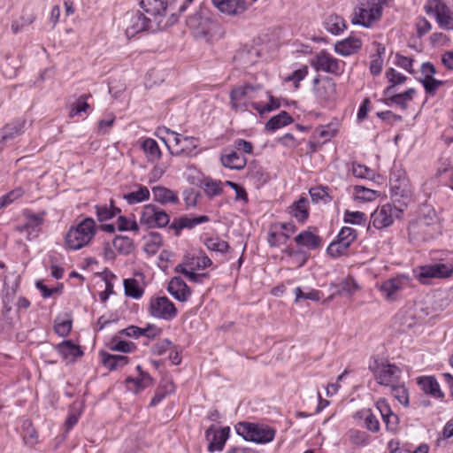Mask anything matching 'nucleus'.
I'll use <instances>...</instances> for the list:
<instances>
[{
  "mask_svg": "<svg viewBox=\"0 0 453 453\" xmlns=\"http://www.w3.org/2000/svg\"><path fill=\"white\" fill-rule=\"evenodd\" d=\"M35 16L33 13H24L19 20H15L12 24V31L13 34H18L23 29L24 27L28 26L34 22Z\"/></svg>",
  "mask_w": 453,
  "mask_h": 453,
  "instance_id": "603ef678",
  "label": "nucleus"
},
{
  "mask_svg": "<svg viewBox=\"0 0 453 453\" xmlns=\"http://www.w3.org/2000/svg\"><path fill=\"white\" fill-rule=\"evenodd\" d=\"M348 249H343V245L339 243V240L332 242L326 249V252L333 257H339L346 253Z\"/></svg>",
  "mask_w": 453,
  "mask_h": 453,
  "instance_id": "338daca9",
  "label": "nucleus"
},
{
  "mask_svg": "<svg viewBox=\"0 0 453 453\" xmlns=\"http://www.w3.org/2000/svg\"><path fill=\"white\" fill-rule=\"evenodd\" d=\"M248 4L245 0H228V15H238L246 11Z\"/></svg>",
  "mask_w": 453,
  "mask_h": 453,
  "instance_id": "680f3d73",
  "label": "nucleus"
},
{
  "mask_svg": "<svg viewBox=\"0 0 453 453\" xmlns=\"http://www.w3.org/2000/svg\"><path fill=\"white\" fill-rule=\"evenodd\" d=\"M266 96L269 98V103L265 104L257 102L251 104L253 109L261 115L277 110L280 107V102L278 98L273 97L269 92H266Z\"/></svg>",
  "mask_w": 453,
  "mask_h": 453,
  "instance_id": "a19ab883",
  "label": "nucleus"
},
{
  "mask_svg": "<svg viewBox=\"0 0 453 453\" xmlns=\"http://www.w3.org/2000/svg\"><path fill=\"white\" fill-rule=\"evenodd\" d=\"M162 246V237L158 233H150V239L145 243V251L155 254Z\"/></svg>",
  "mask_w": 453,
  "mask_h": 453,
  "instance_id": "864d4df0",
  "label": "nucleus"
},
{
  "mask_svg": "<svg viewBox=\"0 0 453 453\" xmlns=\"http://www.w3.org/2000/svg\"><path fill=\"white\" fill-rule=\"evenodd\" d=\"M296 302L300 299H307L311 301H319L321 298V292L319 290H311L308 293H303L300 287L295 288Z\"/></svg>",
  "mask_w": 453,
  "mask_h": 453,
  "instance_id": "e2e57ef3",
  "label": "nucleus"
},
{
  "mask_svg": "<svg viewBox=\"0 0 453 453\" xmlns=\"http://www.w3.org/2000/svg\"><path fill=\"white\" fill-rule=\"evenodd\" d=\"M426 13L434 14L439 26L443 29H453V18L450 9L441 0H434L425 7Z\"/></svg>",
  "mask_w": 453,
  "mask_h": 453,
  "instance_id": "9b49d317",
  "label": "nucleus"
},
{
  "mask_svg": "<svg viewBox=\"0 0 453 453\" xmlns=\"http://www.w3.org/2000/svg\"><path fill=\"white\" fill-rule=\"evenodd\" d=\"M366 216L364 212L361 211H345L344 212V222L354 224V225H361L365 223Z\"/></svg>",
  "mask_w": 453,
  "mask_h": 453,
  "instance_id": "6e6d98bb",
  "label": "nucleus"
},
{
  "mask_svg": "<svg viewBox=\"0 0 453 453\" xmlns=\"http://www.w3.org/2000/svg\"><path fill=\"white\" fill-rule=\"evenodd\" d=\"M261 88V85L253 86L250 84L234 88L230 95L232 106L236 110L245 108L248 100L253 98V94Z\"/></svg>",
  "mask_w": 453,
  "mask_h": 453,
  "instance_id": "2eb2a0df",
  "label": "nucleus"
},
{
  "mask_svg": "<svg viewBox=\"0 0 453 453\" xmlns=\"http://www.w3.org/2000/svg\"><path fill=\"white\" fill-rule=\"evenodd\" d=\"M369 370L381 386L391 388L400 382L402 370L395 364L388 361L380 364L377 359H374L373 363L369 365Z\"/></svg>",
  "mask_w": 453,
  "mask_h": 453,
  "instance_id": "20e7f679",
  "label": "nucleus"
},
{
  "mask_svg": "<svg viewBox=\"0 0 453 453\" xmlns=\"http://www.w3.org/2000/svg\"><path fill=\"white\" fill-rule=\"evenodd\" d=\"M315 132L319 138L324 139V142H329L332 138L335 137L338 129L336 125L331 123L319 127Z\"/></svg>",
  "mask_w": 453,
  "mask_h": 453,
  "instance_id": "8fccbe9b",
  "label": "nucleus"
},
{
  "mask_svg": "<svg viewBox=\"0 0 453 453\" xmlns=\"http://www.w3.org/2000/svg\"><path fill=\"white\" fill-rule=\"evenodd\" d=\"M173 156L189 157H195L199 150L195 143H165Z\"/></svg>",
  "mask_w": 453,
  "mask_h": 453,
  "instance_id": "5701e85b",
  "label": "nucleus"
},
{
  "mask_svg": "<svg viewBox=\"0 0 453 453\" xmlns=\"http://www.w3.org/2000/svg\"><path fill=\"white\" fill-rule=\"evenodd\" d=\"M170 223V216L163 209L155 204H147L143 207L140 224L149 228L165 227Z\"/></svg>",
  "mask_w": 453,
  "mask_h": 453,
  "instance_id": "0eeeda50",
  "label": "nucleus"
},
{
  "mask_svg": "<svg viewBox=\"0 0 453 453\" xmlns=\"http://www.w3.org/2000/svg\"><path fill=\"white\" fill-rule=\"evenodd\" d=\"M114 202L111 199V207L108 208L106 205H96V217L97 219L100 222L108 220L115 217L117 214L120 213V209L114 206Z\"/></svg>",
  "mask_w": 453,
  "mask_h": 453,
  "instance_id": "ea45409f",
  "label": "nucleus"
},
{
  "mask_svg": "<svg viewBox=\"0 0 453 453\" xmlns=\"http://www.w3.org/2000/svg\"><path fill=\"white\" fill-rule=\"evenodd\" d=\"M199 186L209 196H218L223 191V183L211 177H203L199 180Z\"/></svg>",
  "mask_w": 453,
  "mask_h": 453,
  "instance_id": "c85d7f7f",
  "label": "nucleus"
},
{
  "mask_svg": "<svg viewBox=\"0 0 453 453\" xmlns=\"http://www.w3.org/2000/svg\"><path fill=\"white\" fill-rule=\"evenodd\" d=\"M310 195L311 200L313 202H319V200H323L325 202H328L331 200V197L328 195V188L327 187H316L310 189Z\"/></svg>",
  "mask_w": 453,
  "mask_h": 453,
  "instance_id": "4d7b16f0",
  "label": "nucleus"
},
{
  "mask_svg": "<svg viewBox=\"0 0 453 453\" xmlns=\"http://www.w3.org/2000/svg\"><path fill=\"white\" fill-rule=\"evenodd\" d=\"M148 311L152 317L165 320H171L177 315L175 305L166 296L152 297Z\"/></svg>",
  "mask_w": 453,
  "mask_h": 453,
  "instance_id": "9d476101",
  "label": "nucleus"
},
{
  "mask_svg": "<svg viewBox=\"0 0 453 453\" xmlns=\"http://www.w3.org/2000/svg\"><path fill=\"white\" fill-rule=\"evenodd\" d=\"M56 349L62 356L63 359L67 362H74L77 357L83 356L81 347L70 340L58 343L56 346Z\"/></svg>",
  "mask_w": 453,
  "mask_h": 453,
  "instance_id": "412c9836",
  "label": "nucleus"
},
{
  "mask_svg": "<svg viewBox=\"0 0 453 453\" xmlns=\"http://www.w3.org/2000/svg\"><path fill=\"white\" fill-rule=\"evenodd\" d=\"M136 369L139 372V377L136 379L127 378L126 380L127 387L131 388L130 385H134V388L133 389L135 393L144 389L145 388L152 385L153 383V379L148 372L142 371L141 365H138Z\"/></svg>",
  "mask_w": 453,
  "mask_h": 453,
  "instance_id": "bb28decb",
  "label": "nucleus"
},
{
  "mask_svg": "<svg viewBox=\"0 0 453 453\" xmlns=\"http://www.w3.org/2000/svg\"><path fill=\"white\" fill-rule=\"evenodd\" d=\"M292 121L293 118L287 111H282L267 121L265 128L270 131H274L281 127L290 124Z\"/></svg>",
  "mask_w": 453,
  "mask_h": 453,
  "instance_id": "f704fd0d",
  "label": "nucleus"
},
{
  "mask_svg": "<svg viewBox=\"0 0 453 453\" xmlns=\"http://www.w3.org/2000/svg\"><path fill=\"white\" fill-rule=\"evenodd\" d=\"M167 291L180 302H186L191 295L189 288L179 276L173 277L170 280Z\"/></svg>",
  "mask_w": 453,
  "mask_h": 453,
  "instance_id": "a211bd4d",
  "label": "nucleus"
},
{
  "mask_svg": "<svg viewBox=\"0 0 453 453\" xmlns=\"http://www.w3.org/2000/svg\"><path fill=\"white\" fill-rule=\"evenodd\" d=\"M355 193L357 199L366 202L372 201L377 196V192L375 190L360 185L355 186Z\"/></svg>",
  "mask_w": 453,
  "mask_h": 453,
  "instance_id": "5fc2aeb1",
  "label": "nucleus"
},
{
  "mask_svg": "<svg viewBox=\"0 0 453 453\" xmlns=\"http://www.w3.org/2000/svg\"><path fill=\"white\" fill-rule=\"evenodd\" d=\"M288 236L280 231L274 224L270 226L267 234V242L270 247H279L287 243Z\"/></svg>",
  "mask_w": 453,
  "mask_h": 453,
  "instance_id": "72a5a7b5",
  "label": "nucleus"
},
{
  "mask_svg": "<svg viewBox=\"0 0 453 453\" xmlns=\"http://www.w3.org/2000/svg\"><path fill=\"white\" fill-rule=\"evenodd\" d=\"M314 94L321 102H328L334 99L336 93V85L330 78H325L320 85L313 88Z\"/></svg>",
  "mask_w": 453,
  "mask_h": 453,
  "instance_id": "4be33fe9",
  "label": "nucleus"
},
{
  "mask_svg": "<svg viewBox=\"0 0 453 453\" xmlns=\"http://www.w3.org/2000/svg\"><path fill=\"white\" fill-rule=\"evenodd\" d=\"M205 245L211 251L219 253H225L226 251V242L220 241L218 238L206 239Z\"/></svg>",
  "mask_w": 453,
  "mask_h": 453,
  "instance_id": "69168bd1",
  "label": "nucleus"
},
{
  "mask_svg": "<svg viewBox=\"0 0 453 453\" xmlns=\"http://www.w3.org/2000/svg\"><path fill=\"white\" fill-rule=\"evenodd\" d=\"M228 187L234 191V201L246 204L248 203V194L245 188L235 182L228 180Z\"/></svg>",
  "mask_w": 453,
  "mask_h": 453,
  "instance_id": "13d9d810",
  "label": "nucleus"
},
{
  "mask_svg": "<svg viewBox=\"0 0 453 453\" xmlns=\"http://www.w3.org/2000/svg\"><path fill=\"white\" fill-rule=\"evenodd\" d=\"M415 278L422 284H429L432 279H442L451 276L453 264L436 263L419 266L413 271Z\"/></svg>",
  "mask_w": 453,
  "mask_h": 453,
  "instance_id": "423d86ee",
  "label": "nucleus"
},
{
  "mask_svg": "<svg viewBox=\"0 0 453 453\" xmlns=\"http://www.w3.org/2000/svg\"><path fill=\"white\" fill-rule=\"evenodd\" d=\"M403 180H409L405 171L400 165L395 163L390 171L389 183L403 182Z\"/></svg>",
  "mask_w": 453,
  "mask_h": 453,
  "instance_id": "052dcab7",
  "label": "nucleus"
},
{
  "mask_svg": "<svg viewBox=\"0 0 453 453\" xmlns=\"http://www.w3.org/2000/svg\"><path fill=\"white\" fill-rule=\"evenodd\" d=\"M96 233L94 219L87 217L75 226H72L65 234V243L71 250H77L87 246Z\"/></svg>",
  "mask_w": 453,
  "mask_h": 453,
  "instance_id": "f257e3e1",
  "label": "nucleus"
},
{
  "mask_svg": "<svg viewBox=\"0 0 453 453\" xmlns=\"http://www.w3.org/2000/svg\"><path fill=\"white\" fill-rule=\"evenodd\" d=\"M386 0H358L351 22L365 27H371L380 19Z\"/></svg>",
  "mask_w": 453,
  "mask_h": 453,
  "instance_id": "f03ea898",
  "label": "nucleus"
},
{
  "mask_svg": "<svg viewBox=\"0 0 453 453\" xmlns=\"http://www.w3.org/2000/svg\"><path fill=\"white\" fill-rule=\"evenodd\" d=\"M296 243L300 247L315 250L321 246V238L310 231H303L295 237Z\"/></svg>",
  "mask_w": 453,
  "mask_h": 453,
  "instance_id": "a878e982",
  "label": "nucleus"
},
{
  "mask_svg": "<svg viewBox=\"0 0 453 453\" xmlns=\"http://www.w3.org/2000/svg\"><path fill=\"white\" fill-rule=\"evenodd\" d=\"M358 286L351 277L346 278L339 284V294H352L357 289Z\"/></svg>",
  "mask_w": 453,
  "mask_h": 453,
  "instance_id": "0e129e2a",
  "label": "nucleus"
},
{
  "mask_svg": "<svg viewBox=\"0 0 453 453\" xmlns=\"http://www.w3.org/2000/svg\"><path fill=\"white\" fill-rule=\"evenodd\" d=\"M141 148L146 154L148 159L151 162L157 161L161 157V151L158 143H140Z\"/></svg>",
  "mask_w": 453,
  "mask_h": 453,
  "instance_id": "3c124183",
  "label": "nucleus"
},
{
  "mask_svg": "<svg viewBox=\"0 0 453 453\" xmlns=\"http://www.w3.org/2000/svg\"><path fill=\"white\" fill-rule=\"evenodd\" d=\"M417 380L418 385L425 394L430 395L436 399H441L444 397V394L441 390L440 385L434 376H421Z\"/></svg>",
  "mask_w": 453,
  "mask_h": 453,
  "instance_id": "aec40b11",
  "label": "nucleus"
},
{
  "mask_svg": "<svg viewBox=\"0 0 453 453\" xmlns=\"http://www.w3.org/2000/svg\"><path fill=\"white\" fill-rule=\"evenodd\" d=\"M188 27L193 30L194 35L197 37L210 36L211 38L224 35L219 26L203 17L200 12H196L187 19Z\"/></svg>",
  "mask_w": 453,
  "mask_h": 453,
  "instance_id": "39448f33",
  "label": "nucleus"
},
{
  "mask_svg": "<svg viewBox=\"0 0 453 453\" xmlns=\"http://www.w3.org/2000/svg\"><path fill=\"white\" fill-rule=\"evenodd\" d=\"M357 237V232L356 229L349 226H343L339 232L336 239L339 240V243L343 245V249H349L353 242Z\"/></svg>",
  "mask_w": 453,
  "mask_h": 453,
  "instance_id": "58836bf2",
  "label": "nucleus"
},
{
  "mask_svg": "<svg viewBox=\"0 0 453 453\" xmlns=\"http://www.w3.org/2000/svg\"><path fill=\"white\" fill-rule=\"evenodd\" d=\"M452 165L453 161L448 153L444 152L438 160V165L434 174L435 178H441L444 176L445 179H449L451 176Z\"/></svg>",
  "mask_w": 453,
  "mask_h": 453,
  "instance_id": "473e14b6",
  "label": "nucleus"
},
{
  "mask_svg": "<svg viewBox=\"0 0 453 453\" xmlns=\"http://www.w3.org/2000/svg\"><path fill=\"white\" fill-rule=\"evenodd\" d=\"M345 27L344 19L337 15H330L325 21V28L332 35H339Z\"/></svg>",
  "mask_w": 453,
  "mask_h": 453,
  "instance_id": "e433bc0d",
  "label": "nucleus"
},
{
  "mask_svg": "<svg viewBox=\"0 0 453 453\" xmlns=\"http://www.w3.org/2000/svg\"><path fill=\"white\" fill-rule=\"evenodd\" d=\"M101 361L104 367L110 371L124 367L128 364V357L123 355H112L107 352H101Z\"/></svg>",
  "mask_w": 453,
  "mask_h": 453,
  "instance_id": "393cba45",
  "label": "nucleus"
},
{
  "mask_svg": "<svg viewBox=\"0 0 453 453\" xmlns=\"http://www.w3.org/2000/svg\"><path fill=\"white\" fill-rule=\"evenodd\" d=\"M392 395L403 406L409 405V393L408 389L403 384L400 382L392 386L391 388Z\"/></svg>",
  "mask_w": 453,
  "mask_h": 453,
  "instance_id": "de8ad7c7",
  "label": "nucleus"
},
{
  "mask_svg": "<svg viewBox=\"0 0 453 453\" xmlns=\"http://www.w3.org/2000/svg\"><path fill=\"white\" fill-rule=\"evenodd\" d=\"M309 73V68L307 65H303L301 68L294 71L291 74L288 75L285 79V82H292L296 89L299 88L300 82L305 79Z\"/></svg>",
  "mask_w": 453,
  "mask_h": 453,
  "instance_id": "49530a36",
  "label": "nucleus"
},
{
  "mask_svg": "<svg viewBox=\"0 0 453 453\" xmlns=\"http://www.w3.org/2000/svg\"><path fill=\"white\" fill-rule=\"evenodd\" d=\"M206 439L209 441L208 450L210 452L220 451L226 441V427L218 431L214 426L206 430Z\"/></svg>",
  "mask_w": 453,
  "mask_h": 453,
  "instance_id": "f3484780",
  "label": "nucleus"
},
{
  "mask_svg": "<svg viewBox=\"0 0 453 453\" xmlns=\"http://www.w3.org/2000/svg\"><path fill=\"white\" fill-rule=\"evenodd\" d=\"M24 194V191L22 188H16L12 190L11 192L2 196L0 197V208L6 207L10 203H12L13 201L17 200L18 198L21 197Z\"/></svg>",
  "mask_w": 453,
  "mask_h": 453,
  "instance_id": "bf43d9fd",
  "label": "nucleus"
},
{
  "mask_svg": "<svg viewBox=\"0 0 453 453\" xmlns=\"http://www.w3.org/2000/svg\"><path fill=\"white\" fill-rule=\"evenodd\" d=\"M124 289L126 296L134 299H138L143 295V288L139 285L138 281L133 278L124 280Z\"/></svg>",
  "mask_w": 453,
  "mask_h": 453,
  "instance_id": "37998d69",
  "label": "nucleus"
},
{
  "mask_svg": "<svg viewBox=\"0 0 453 453\" xmlns=\"http://www.w3.org/2000/svg\"><path fill=\"white\" fill-rule=\"evenodd\" d=\"M141 8L147 13L156 16L166 9L165 0H139Z\"/></svg>",
  "mask_w": 453,
  "mask_h": 453,
  "instance_id": "7c9ffc66",
  "label": "nucleus"
},
{
  "mask_svg": "<svg viewBox=\"0 0 453 453\" xmlns=\"http://www.w3.org/2000/svg\"><path fill=\"white\" fill-rule=\"evenodd\" d=\"M238 435L245 441L256 443H267L274 439L276 431L265 425L250 422H240L235 426Z\"/></svg>",
  "mask_w": 453,
  "mask_h": 453,
  "instance_id": "7ed1b4c3",
  "label": "nucleus"
},
{
  "mask_svg": "<svg viewBox=\"0 0 453 453\" xmlns=\"http://www.w3.org/2000/svg\"><path fill=\"white\" fill-rule=\"evenodd\" d=\"M209 218L207 216H199L189 218L182 216L180 218H174L173 222L169 225V228L173 229L176 235H179L180 231L184 228L191 229L196 225L207 222Z\"/></svg>",
  "mask_w": 453,
  "mask_h": 453,
  "instance_id": "6ab92c4d",
  "label": "nucleus"
},
{
  "mask_svg": "<svg viewBox=\"0 0 453 453\" xmlns=\"http://www.w3.org/2000/svg\"><path fill=\"white\" fill-rule=\"evenodd\" d=\"M288 212L298 221L304 222L309 217L308 200L301 197L288 207Z\"/></svg>",
  "mask_w": 453,
  "mask_h": 453,
  "instance_id": "cd10ccee",
  "label": "nucleus"
},
{
  "mask_svg": "<svg viewBox=\"0 0 453 453\" xmlns=\"http://www.w3.org/2000/svg\"><path fill=\"white\" fill-rule=\"evenodd\" d=\"M129 204L142 203L150 198V191L146 187L141 186L137 191L130 192L123 196Z\"/></svg>",
  "mask_w": 453,
  "mask_h": 453,
  "instance_id": "a18cd8bd",
  "label": "nucleus"
},
{
  "mask_svg": "<svg viewBox=\"0 0 453 453\" xmlns=\"http://www.w3.org/2000/svg\"><path fill=\"white\" fill-rule=\"evenodd\" d=\"M404 211L396 203L383 204L379 210H376L371 216L372 226L377 229H382L393 224L395 218H398Z\"/></svg>",
  "mask_w": 453,
  "mask_h": 453,
  "instance_id": "6e6552de",
  "label": "nucleus"
},
{
  "mask_svg": "<svg viewBox=\"0 0 453 453\" xmlns=\"http://www.w3.org/2000/svg\"><path fill=\"white\" fill-rule=\"evenodd\" d=\"M24 124V121L17 120L6 125L0 133L1 139L4 142L16 139L23 132Z\"/></svg>",
  "mask_w": 453,
  "mask_h": 453,
  "instance_id": "2f4dec72",
  "label": "nucleus"
},
{
  "mask_svg": "<svg viewBox=\"0 0 453 453\" xmlns=\"http://www.w3.org/2000/svg\"><path fill=\"white\" fill-rule=\"evenodd\" d=\"M44 212L39 214H34L30 212L25 213L26 223L20 228V231H26L29 240L38 236L44 220Z\"/></svg>",
  "mask_w": 453,
  "mask_h": 453,
  "instance_id": "dca6fc26",
  "label": "nucleus"
},
{
  "mask_svg": "<svg viewBox=\"0 0 453 453\" xmlns=\"http://www.w3.org/2000/svg\"><path fill=\"white\" fill-rule=\"evenodd\" d=\"M408 278L396 276L381 283L380 291L382 296L388 302H395L400 298V292L406 287Z\"/></svg>",
  "mask_w": 453,
  "mask_h": 453,
  "instance_id": "ddd939ff",
  "label": "nucleus"
},
{
  "mask_svg": "<svg viewBox=\"0 0 453 453\" xmlns=\"http://www.w3.org/2000/svg\"><path fill=\"white\" fill-rule=\"evenodd\" d=\"M88 104L83 99L79 98L76 103L71 107L69 116L73 118L74 116L81 115L82 112H86L88 109Z\"/></svg>",
  "mask_w": 453,
  "mask_h": 453,
  "instance_id": "774afa93",
  "label": "nucleus"
},
{
  "mask_svg": "<svg viewBox=\"0 0 453 453\" xmlns=\"http://www.w3.org/2000/svg\"><path fill=\"white\" fill-rule=\"evenodd\" d=\"M361 418H364V426L372 432L377 433L380 430V422L371 410H363L357 413Z\"/></svg>",
  "mask_w": 453,
  "mask_h": 453,
  "instance_id": "c9c22d12",
  "label": "nucleus"
},
{
  "mask_svg": "<svg viewBox=\"0 0 453 453\" xmlns=\"http://www.w3.org/2000/svg\"><path fill=\"white\" fill-rule=\"evenodd\" d=\"M109 349L113 351L130 353L136 349V346L134 342L122 341L119 336H113L109 344Z\"/></svg>",
  "mask_w": 453,
  "mask_h": 453,
  "instance_id": "79ce46f5",
  "label": "nucleus"
},
{
  "mask_svg": "<svg viewBox=\"0 0 453 453\" xmlns=\"http://www.w3.org/2000/svg\"><path fill=\"white\" fill-rule=\"evenodd\" d=\"M361 46L362 42L359 39L349 37L335 43L334 50L339 55L346 57L357 52Z\"/></svg>",
  "mask_w": 453,
  "mask_h": 453,
  "instance_id": "b1692460",
  "label": "nucleus"
},
{
  "mask_svg": "<svg viewBox=\"0 0 453 453\" xmlns=\"http://www.w3.org/2000/svg\"><path fill=\"white\" fill-rule=\"evenodd\" d=\"M388 448L391 453H428V446L426 444H421L418 447L411 449L406 446H399L398 441H390Z\"/></svg>",
  "mask_w": 453,
  "mask_h": 453,
  "instance_id": "c03bdc74",
  "label": "nucleus"
},
{
  "mask_svg": "<svg viewBox=\"0 0 453 453\" xmlns=\"http://www.w3.org/2000/svg\"><path fill=\"white\" fill-rule=\"evenodd\" d=\"M390 196L394 203L405 209L412 202L413 191L409 180L403 182L389 183Z\"/></svg>",
  "mask_w": 453,
  "mask_h": 453,
  "instance_id": "f8f14e48",
  "label": "nucleus"
},
{
  "mask_svg": "<svg viewBox=\"0 0 453 453\" xmlns=\"http://www.w3.org/2000/svg\"><path fill=\"white\" fill-rule=\"evenodd\" d=\"M152 193L154 196V200L165 204L167 203H177L179 202V198L177 195L171 189H168L164 187H154L152 188Z\"/></svg>",
  "mask_w": 453,
  "mask_h": 453,
  "instance_id": "c756f323",
  "label": "nucleus"
},
{
  "mask_svg": "<svg viewBox=\"0 0 453 453\" xmlns=\"http://www.w3.org/2000/svg\"><path fill=\"white\" fill-rule=\"evenodd\" d=\"M247 160L242 152L234 151L228 154V169L241 170L246 166Z\"/></svg>",
  "mask_w": 453,
  "mask_h": 453,
  "instance_id": "09e8293b",
  "label": "nucleus"
},
{
  "mask_svg": "<svg viewBox=\"0 0 453 453\" xmlns=\"http://www.w3.org/2000/svg\"><path fill=\"white\" fill-rule=\"evenodd\" d=\"M112 244L116 250L124 255L132 253L134 249L132 239L127 236H116L112 242Z\"/></svg>",
  "mask_w": 453,
  "mask_h": 453,
  "instance_id": "4c0bfd02",
  "label": "nucleus"
},
{
  "mask_svg": "<svg viewBox=\"0 0 453 453\" xmlns=\"http://www.w3.org/2000/svg\"><path fill=\"white\" fill-rule=\"evenodd\" d=\"M125 22L127 36L134 37L136 34L148 28L150 19L139 11H132L127 12Z\"/></svg>",
  "mask_w": 453,
  "mask_h": 453,
  "instance_id": "4468645a",
  "label": "nucleus"
},
{
  "mask_svg": "<svg viewBox=\"0 0 453 453\" xmlns=\"http://www.w3.org/2000/svg\"><path fill=\"white\" fill-rule=\"evenodd\" d=\"M311 65L316 71H321L326 73L340 75L343 72V63L331 56L326 50H321L311 59Z\"/></svg>",
  "mask_w": 453,
  "mask_h": 453,
  "instance_id": "1a4fd4ad",
  "label": "nucleus"
}]
</instances>
